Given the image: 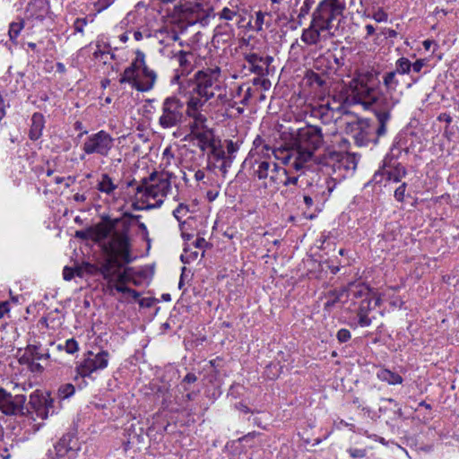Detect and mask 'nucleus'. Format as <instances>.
Returning a JSON list of instances; mask_svg holds the SVG:
<instances>
[{"instance_id":"1","label":"nucleus","mask_w":459,"mask_h":459,"mask_svg":"<svg viewBox=\"0 0 459 459\" xmlns=\"http://www.w3.org/2000/svg\"><path fill=\"white\" fill-rule=\"evenodd\" d=\"M95 235L98 241H104L102 248L106 256L98 264H88V272L100 274L108 290L138 298L137 291L126 286L129 276L124 265L132 261L127 224L120 220L107 221L96 227Z\"/></svg>"},{"instance_id":"2","label":"nucleus","mask_w":459,"mask_h":459,"mask_svg":"<svg viewBox=\"0 0 459 459\" xmlns=\"http://www.w3.org/2000/svg\"><path fill=\"white\" fill-rule=\"evenodd\" d=\"M191 84L192 90L186 100V116L193 119L190 124L191 133L198 135L206 122V117L203 114L204 108L230 106L231 98L228 95L227 85L218 66L197 71Z\"/></svg>"},{"instance_id":"3","label":"nucleus","mask_w":459,"mask_h":459,"mask_svg":"<svg viewBox=\"0 0 459 459\" xmlns=\"http://www.w3.org/2000/svg\"><path fill=\"white\" fill-rule=\"evenodd\" d=\"M344 0H324L313 13L308 28L304 29L301 41L307 45H318L334 37L343 18Z\"/></svg>"},{"instance_id":"4","label":"nucleus","mask_w":459,"mask_h":459,"mask_svg":"<svg viewBox=\"0 0 459 459\" xmlns=\"http://www.w3.org/2000/svg\"><path fill=\"white\" fill-rule=\"evenodd\" d=\"M323 139L321 128L318 126H307L300 128L290 147L273 152L274 159L296 171L302 170L313 160L314 153L322 145Z\"/></svg>"},{"instance_id":"5","label":"nucleus","mask_w":459,"mask_h":459,"mask_svg":"<svg viewBox=\"0 0 459 459\" xmlns=\"http://www.w3.org/2000/svg\"><path fill=\"white\" fill-rule=\"evenodd\" d=\"M171 191V183L168 174L152 173L143 178L135 188L136 210L159 208Z\"/></svg>"},{"instance_id":"6","label":"nucleus","mask_w":459,"mask_h":459,"mask_svg":"<svg viewBox=\"0 0 459 459\" xmlns=\"http://www.w3.org/2000/svg\"><path fill=\"white\" fill-rule=\"evenodd\" d=\"M156 79V73L149 69L145 64L144 54L138 51L134 60L122 74L119 82L129 83L132 88L143 92L154 87Z\"/></svg>"},{"instance_id":"7","label":"nucleus","mask_w":459,"mask_h":459,"mask_svg":"<svg viewBox=\"0 0 459 459\" xmlns=\"http://www.w3.org/2000/svg\"><path fill=\"white\" fill-rule=\"evenodd\" d=\"M376 74L373 71H360L350 82L348 100L354 104H360L364 108H371L378 92L376 88Z\"/></svg>"},{"instance_id":"8","label":"nucleus","mask_w":459,"mask_h":459,"mask_svg":"<svg viewBox=\"0 0 459 459\" xmlns=\"http://www.w3.org/2000/svg\"><path fill=\"white\" fill-rule=\"evenodd\" d=\"M186 115V106L177 97L166 98L160 106L158 124L162 129L179 128Z\"/></svg>"},{"instance_id":"9","label":"nucleus","mask_w":459,"mask_h":459,"mask_svg":"<svg viewBox=\"0 0 459 459\" xmlns=\"http://www.w3.org/2000/svg\"><path fill=\"white\" fill-rule=\"evenodd\" d=\"M400 102V94L397 92H380L378 91L374 104L371 108L374 111L378 126L377 128V134L378 136H384L386 132V125L391 118L392 109Z\"/></svg>"},{"instance_id":"10","label":"nucleus","mask_w":459,"mask_h":459,"mask_svg":"<svg viewBox=\"0 0 459 459\" xmlns=\"http://www.w3.org/2000/svg\"><path fill=\"white\" fill-rule=\"evenodd\" d=\"M115 139L106 131L100 130L89 135L82 145V150L88 155L97 154L108 157L112 151Z\"/></svg>"},{"instance_id":"11","label":"nucleus","mask_w":459,"mask_h":459,"mask_svg":"<svg viewBox=\"0 0 459 459\" xmlns=\"http://www.w3.org/2000/svg\"><path fill=\"white\" fill-rule=\"evenodd\" d=\"M108 360L109 353L107 351L98 353L89 351L76 366V372L82 377H89L92 373L105 369L108 365Z\"/></svg>"},{"instance_id":"12","label":"nucleus","mask_w":459,"mask_h":459,"mask_svg":"<svg viewBox=\"0 0 459 459\" xmlns=\"http://www.w3.org/2000/svg\"><path fill=\"white\" fill-rule=\"evenodd\" d=\"M268 145H262L261 147L256 146L251 151L252 157L255 158V164L257 168L255 169V175L259 179H267L269 172L271 171L274 161L271 160L272 156L274 157L273 152H277Z\"/></svg>"},{"instance_id":"13","label":"nucleus","mask_w":459,"mask_h":459,"mask_svg":"<svg viewBox=\"0 0 459 459\" xmlns=\"http://www.w3.org/2000/svg\"><path fill=\"white\" fill-rule=\"evenodd\" d=\"M26 397L22 394L12 395L4 388L0 387V411L5 415L23 413Z\"/></svg>"},{"instance_id":"14","label":"nucleus","mask_w":459,"mask_h":459,"mask_svg":"<svg viewBox=\"0 0 459 459\" xmlns=\"http://www.w3.org/2000/svg\"><path fill=\"white\" fill-rule=\"evenodd\" d=\"M53 403L48 394L37 391L30 394L29 404L39 418L46 420L55 413Z\"/></svg>"},{"instance_id":"15","label":"nucleus","mask_w":459,"mask_h":459,"mask_svg":"<svg viewBox=\"0 0 459 459\" xmlns=\"http://www.w3.org/2000/svg\"><path fill=\"white\" fill-rule=\"evenodd\" d=\"M155 37L158 39L159 44L162 46L160 52L167 57H172L174 49L169 48H173L175 43L179 40L178 32L172 28L164 27L156 31Z\"/></svg>"},{"instance_id":"16","label":"nucleus","mask_w":459,"mask_h":459,"mask_svg":"<svg viewBox=\"0 0 459 459\" xmlns=\"http://www.w3.org/2000/svg\"><path fill=\"white\" fill-rule=\"evenodd\" d=\"M342 109V104L333 100V103L320 105L314 113L324 124H330L340 117Z\"/></svg>"},{"instance_id":"17","label":"nucleus","mask_w":459,"mask_h":459,"mask_svg":"<svg viewBox=\"0 0 459 459\" xmlns=\"http://www.w3.org/2000/svg\"><path fill=\"white\" fill-rule=\"evenodd\" d=\"M50 4L48 0H31L26 8V16L28 19L43 21L50 17Z\"/></svg>"},{"instance_id":"18","label":"nucleus","mask_w":459,"mask_h":459,"mask_svg":"<svg viewBox=\"0 0 459 459\" xmlns=\"http://www.w3.org/2000/svg\"><path fill=\"white\" fill-rule=\"evenodd\" d=\"M381 299L377 295L368 299H362L358 311L359 324L362 327L369 326L372 323L371 318L368 316L369 311L380 305Z\"/></svg>"},{"instance_id":"19","label":"nucleus","mask_w":459,"mask_h":459,"mask_svg":"<svg viewBox=\"0 0 459 459\" xmlns=\"http://www.w3.org/2000/svg\"><path fill=\"white\" fill-rule=\"evenodd\" d=\"M380 173L384 176H386L388 181L400 182L405 176L406 170L404 167L398 163L396 160H393V159L388 160L385 158Z\"/></svg>"},{"instance_id":"20","label":"nucleus","mask_w":459,"mask_h":459,"mask_svg":"<svg viewBox=\"0 0 459 459\" xmlns=\"http://www.w3.org/2000/svg\"><path fill=\"white\" fill-rule=\"evenodd\" d=\"M284 169L280 167L276 162L273 165V168L268 175V182H264V187H269L273 192L276 191L282 183L284 178Z\"/></svg>"},{"instance_id":"21","label":"nucleus","mask_w":459,"mask_h":459,"mask_svg":"<svg viewBox=\"0 0 459 459\" xmlns=\"http://www.w3.org/2000/svg\"><path fill=\"white\" fill-rule=\"evenodd\" d=\"M97 189L108 196L115 197V193L117 188V184L109 177V175L104 173L101 174L97 183Z\"/></svg>"},{"instance_id":"22","label":"nucleus","mask_w":459,"mask_h":459,"mask_svg":"<svg viewBox=\"0 0 459 459\" xmlns=\"http://www.w3.org/2000/svg\"><path fill=\"white\" fill-rule=\"evenodd\" d=\"M349 295L354 299H368L376 294L363 283H351L348 289Z\"/></svg>"},{"instance_id":"23","label":"nucleus","mask_w":459,"mask_h":459,"mask_svg":"<svg viewBox=\"0 0 459 459\" xmlns=\"http://www.w3.org/2000/svg\"><path fill=\"white\" fill-rule=\"evenodd\" d=\"M45 125V119L42 114L34 113L31 117V126L30 129V138L31 140H38L42 135V131Z\"/></svg>"},{"instance_id":"24","label":"nucleus","mask_w":459,"mask_h":459,"mask_svg":"<svg viewBox=\"0 0 459 459\" xmlns=\"http://www.w3.org/2000/svg\"><path fill=\"white\" fill-rule=\"evenodd\" d=\"M245 60L250 65V71L258 75H264L265 67L263 65L264 57L256 53H247L245 55Z\"/></svg>"},{"instance_id":"25","label":"nucleus","mask_w":459,"mask_h":459,"mask_svg":"<svg viewBox=\"0 0 459 459\" xmlns=\"http://www.w3.org/2000/svg\"><path fill=\"white\" fill-rule=\"evenodd\" d=\"M377 377L381 381L387 382L389 385L402 384L403 377L388 369H381L377 372Z\"/></svg>"},{"instance_id":"26","label":"nucleus","mask_w":459,"mask_h":459,"mask_svg":"<svg viewBox=\"0 0 459 459\" xmlns=\"http://www.w3.org/2000/svg\"><path fill=\"white\" fill-rule=\"evenodd\" d=\"M396 72L391 71L387 72L383 76V84L385 87V91L389 92H396V88L399 85V81L397 79Z\"/></svg>"},{"instance_id":"27","label":"nucleus","mask_w":459,"mask_h":459,"mask_svg":"<svg viewBox=\"0 0 459 459\" xmlns=\"http://www.w3.org/2000/svg\"><path fill=\"white\" fill-rule=\"evenodd\" d=\"M115 55L110 53L108 50H104L100 48V45H97V48L93 53V58L102 63L103 65H108L110 63L112 59H114Z\"/></svg>"},{"instance_id":"28","label":"nucleus","mask_w":459,"mask_h":459,"mask_svg":"<svg viewBox=\"0 0 459 459\" xmlns=\"http://www.w3.org/2000/svg\"><path fill=\"white\" fill-rule=\"evenodd\" d=\"M398 74H409L411 72V62L406 57H400L395 62V70Z\"/></svg>"},{"instance_id":"29","label":"nucleus","mask_w":459,"mask_h":459,"mask_svg":"<svg viewBox=\"0 0 459 459\" xmlns=\"http://www.w3.org/2000/svg\"><path fill=\"white\" fill-rule=\"evenodd\" d=\"M25 355L31 360H40L47 357V354L41 352L40 349L36 345H29L25 351Z\"/></svg>"},{"instance_id":"30","label":"nucleus","mask_w":459,"mask_h":459,"mask_svg":"<svg viewBox=\"0 0 459 459\" xmlns=\"http://www.w3.org/2000/svg\"><path fill=\"white\" fill-rule=\"evenodd\" d=\"M198 257V251L192 250L190 244H186L184 253L181 255V261L189 264Z\"/></svg>"},{"instance_id":"31","label":"nucleus","mask_w":459,"mask_h":459,"mask_svg":"<svg viewBox=\"0 0 459 459\" xmlns=\"http://www.w3.org/2000/svg\"><path fill=\"white\" fill-rule=\"evenodd\" d=\"M217 15L220 20L232 21L238 15V10L223 7Z\"/></svg>"},{"instance_id":"32","label":"nucleus","mask_w":459,"mask_h":459,"mask_svg":"<svg viewBox=\"0 0 459 459\" xmlns=\"http://www.w3.org/2000/svg\"><path fill=\"white\" fill-rule=\"evenodd\" d=\"M233 31L234 30L230 23L217 25L214 30V38L223 34L230 36L233 34Z\"/></svg>"},{"instance_id":"33","label":"nucleus","mask_w":459,"mask_h":459,"mask_svg":"<svg viewBox=\"0 0 459 459\" xmlns=\"http://www.w3.org/2000/svg\"><path fill=\"white\" fill-rule=\"evenodd\" d=\"M58 348L64 349L69 354L75 353L79 349L78 342L73 338L66 340L64 347H62V345H59Z\"/></svg>"},{"instance_id":"34","label":"nucleus","mask_w":459,"mask_h":459,"mask_svg":"<svg viewBox=\"0 0 459 459\" xmlns=\"http://www.w3.org/2000/svg\"><path fill=\"white\" fill-rule=\"evenodd\" d=\"M74 391V386L72 384H65L58 389V394L61 398L65 399L72 396Z\"/></svg>"},{"instance_id":"35","label":"nucleus","mask_w":459,"mask_h":459,"mask_svg":"<svg viewBox=\"0 0 459 459\" xmlns=\"http://www.w3.org/2000/svg\"><path fill=\"white\" fill-rule=\"evenodd\" d=\"M22 27L23 26H22V22H12L10 24L9 36H10L11 39H13L18 37Z\"/></svg>"},{"instance_id":"36","label":"nucleus","mask_w":459,"mask_h":459,"mask_svg":"<svg viewBox=\"0 0 459 459\" xmlns=\"http://www.w3.org/2000/svg\"><path fill=\"white\" fill-rule=\"evenodd\" d=\"M347 452L352 458H363L367 455V450L365 448L350 447Z\"/></svg>"},{"instance_id":"37","label":"nucleus","mask_w":459,"mask_h":459,"mask_svg":"<svg viewBox=\"0 0 459 459\" xmlns=\"http://www.w3.org/2000/svg\"><path fill=\"white\" fill-rule=\"evenodd\" d=\"M188 212V208L186 205L180 204L173 212L175 218L178 221H180L186 213Z\"/></svg>"},{"instance_id":"38","label":"nucleus","mask_w":459,"mask_h":459,"mask_svg":"<svg viewBox=\"0 0 459 459\" xmlns=\"http://www.w3.org/2000/svg\"><path fill=\"white\" fill-rule=\"evenodd\" d=\"M75 273L81 276V272L79 270H74L71 267L65 266L63 270V278L65 281H71L74 277Z\"/></svg>"},{"instance_id":"39","label":"nucleus","mask_w":459,"mask_h":459,"mask_svg":"<svg viewBox=\"0 0 459 459\" xmlns=\"http://www.w3.org/2000/svg\"><path fill=\"white\" fill-rule=\"evenodd\" d=\"M114 2H115V0H98L94 4V6L96 8V11L98 13H100V12L106 10L107 8H108Z\"/></svg>"},{"instance_id":"40","label":"nucleus","mask_w":459,"mask_h":459,"mask_svg":"<svg viewBox=\"0 0 459 459\" xmlns=\"http://www.w3.org/2000/svg\"><path fill=\"white\" fill-rule=\"evenodd\" d=\"M187 56H188V53L186 51L178 50V52H176L174 50V55L172 56H176L178 58V61L180 66H184L188 63Z\"/></svg>"},{"instance_id":"41","label":"nucleus","mask_w":459,"mask_h":459,"mask_svg":"<svg viewBox=\"0 0 459 459\" xmlns=\"http://www.w3.org/2000/svg\"><path fill=\"white\" fill-rule=\"evenodd\" d=\"M427 59H417L414 63H411V71L419 74L421 72L422 68L427 65Z\"/></svg>"},{"instance_id":"42","label":"nucleus","mask_w":459,"mask_h":459,"mask_svg":"<svg viewBox=\"0 0 459 459\" xmlns=\"http://www.w3.org/2000/svg\"><path fill=\"white\" fill-rule=\"evenodd\" d=\"M372 18L377 22H383L387 21L388 16L387 13L383 9H377L373 13Z\"/></svg>"},{"instance_id":"43","label":"nucleus","mask_w":459,"mask_h":459,"mask_svg":"<svg viewBox=\"0 0 459 459\" xmlns=\"http://www.w3.org/2000/svg\"><path fill=\"white\" fill-rule=\"evenodd\" d=\"M264 16H265V14L261 11H258L255 13V27L257 31H260L263 30Z\"/></svg>"},{"instance_id":"44","label":"nucleus","mask_w":459,"mask_h":459,"mask_svg":"<svg viewBox=\"0 0 459 459\" xmlns=\"http://www.w3.org/2000/svg\"><path fill=\"white\" fill-rule=\"evenodd\" d=\"M87 24V20L85 18H77L74 23V28L76 32L82 33L83 29Z\"/></svg>"},{"instance_id":"45","label":"nucleus","mask_w":459,"mask_h":459,"mask_svg":"<svg viewBox=\"0 0 459 459\" xmlns=\"http://www.w3.org/2000/svg\"><path fill=\"white\" fill-rule=\"evenodd\" d=\"M299 181V177H289L288 172L286 169H284V178L282 179L281 185L283 186H290V185H297Z\"/></svg>"},{"instance_id":"46","label":"nucleus","mask_w":459,"mask_h":459,"mask_svg":"<svg viewBox=\"0 0 459 459\" xmlns=\"http://www.w3.org/2000/svg\"><path fill=\"white\" fill-rule=\"evenodd\" d=\"M351 335L349 330L347 329H341L337 333V339L341 342H346L351 339Z\"/></svg>"},{"instance_id":"47","label":"nucleus","mask_w":459,"mask_h":459,"mask_svg":"<svg viewBox=\"0 0 459 459\" xmlns=\"http://www.w3.org/2000/svg\"><path fill=\"white\" fill-rule=\"evenodd\" d=\"M406 189V184H402L399 187L394 191V197L397 201L401 202L403 200L404 193Z\"/></svg>"},{"instance_id":"48","label":"nucleus","mask_w":459,"mask_h":459,"mask_svg":"<svg viewBox=\"0 0 459 459\" xmlns=\"http://www.w3.org/2000/svg\"><path fill=\"white\" fill-rule=\"evenodd\" d=\"M231 159L230 157H227L223 160H221V163L220 165V169L223 172V173H226L227 172V169L228 168L230 167L231 165Z\"/></svg>"},{"instance_id":"49","label":"nucleus","mask_w":459,"mask_h":459,"mask_svg":"<svg viewBox=\"0 0 459 459\" xmlns=\"http://www.w3.org/2000/svg\"><path fill=\"white\" fill-rule=\"evenodd\" d=\"M192 245L198 249H204V247L207 245V242L204 238H197Z\"/></svg>"},{"instance_id":"50","label":"nucleus","mask_w":459,"mask_h":459,"mask_svg":"<svg viewBox=\"0 0 459 459\" xmlns=\"http://www.w3.org/2000/svg\"><path fill=\"white\" fill-rule=\"evenodd\" d=\"M227 152L231 155L237 152L238 146L232 141H228L226 145Z\"/></svg>"},{"instance_id":"51","label":"nucleus","mask_w":459,"mask_h":459,"mask_svg":"<svg viewBox=\"0 0 459 459\" xmlns=\"http://www.w3.org/2000/svg\"><path fill=\"white\" fill-rule=\"evenodd\" d=\"M9 312V303L7 301L0 302V318Z\"/></svg>"},{"instance_id":"52","label":"nucleus","mask_w":459,"mask_h":459,"mask_svg":"<svg viewBox=\"0 0 459 459\" xmlns=\"http://www.w3.org/2000/svg\"><path fill=\"white\" fill-rule=\"evenodd\" d=\"M212 153L217 160H221L227 158L226 153L223 150H214Z\"/></svg>"},{"instance_id":"53","label":"nucleus","mask_w":459,"mask_h":459,"mask_svg":"<svg viewBox=\"0 0 459 459\" xmlns=\"http://www.w3.org/2000/svg\"><path fill=\"white\" fill-rule=\"evenodd\" d=\"M437 119H438L439 121H444V122H446V124H450V123L452 122V117H451V116H450L449 114H446V113H441V114L438 116Z\"/></svg>"},{"instance_id":"54","label":"nucleus","mask_w":459,"mask_h":459,"mask_svg":"<svg viewBox=\"0 0 459 459\" xmlns=\"http://www.w3.org/2000/svg\"><path fill=\"white\" fill-rule=\"evenodd\" d=\"M5 115V105L2 94L0 93V120Z\"/></svg>"},{"instance_id":"55","label":"nucleus","mask_w":459,"mask_h":459,"mask_svg":"<svg viewBox=\"0 0 459 459\" xmlns=\"http://www.w3.org/2000/svg\"><path fill=\"white\" fill-rule=\"evenodd\" d=\"M325 184H326V188L328 190V195H330L335 186V182L333 178H330V179L326 180Z\"/></svg>"},{"instance_id":"56","label":"nucleus","mask_w":459,"mask_h":459,"mask_svg":"<svg viewBox=\"0 0 459 459\" xmlns=\"http://www.w3.org/2000/svg\"><path fill=\"white\" fill-rule=\"evenodd\" d=\"M196 377L195 374H192V373H188L185 377H184V382H186V383H194L196 381Z\"/></svg>"},{"instance_id":"57","label":"nucleus","mask_w":459,"mask_h":459,"mask_svg":"<svg viewBox=\"0 0 459 459\" xmlns=\"http://www.w3.org/2000/svg\"><path fill=\"white\" fill-rule=\"evenodd\" d=\"M204 176H205L204 172L203 170H200V169L195 171V178L196 181L203 180L204 178Z\"/></svg>"},{"instance_id":"58","label":"nucleus","mask_w":459,"mask_h":459,"mask_svg":"<svg viewBox=\"0 0 459 459\" xmlns=\"http://www.w3.org/2000/svg\"><path fill=\"white\" fill-rule=\"evenodd\" d=\"M273 60V58L270 56L264 57V61H262V62H263L264 66L265 67V71L267 70V67L271 65Z\"/></svg>"},{"instance_id":"59","label":"nucleus","mask_w":459,"mask_h":459,"mask_svg":"<svg viewBox=\"0 0 459 459\" xmlns=\"http://www.w3.org/2000/svg\"><path fill=\"white\" fill-rule=\"evenodd\" d=\"M303 200L307 207H311L314 204L313 198L309 195H304Z\"/></svg>"},{"instance_id":"60","label":"nucleus","mask_w":459,"mask_h":459,"mask_svg":"<svg viewBox=\"0 0 459 459\" xmlns=\"http://www.w3.org/2000/svg\"><path fill=\"white\" fill-rule=\"evenodd\" d=\"M74 200L76 202L82 203L86 200V197L84 195L77 193L74 195Z\"/></svg>"},{"instance_id":"61","label":"nucleus","mask_w":459,"mask_h":459,"mask_svg":"<svg viewBox=\"0 0 459 459\" xmlns=\"http://www.w3.org/2000/svg\"><path fill=\"white\" fill-rule=\"evenodd\" d=\"M134 39L136 40V41H140L143 39V33L140 30H135L134 32Z\"/></svg>"},{"instance_id":"62","label":"nucleus","mask_w":459,"mask_h":459,"mask_svg":"<svg viewBox=\"0 0 459 459\" xmlns=\"http://www.w3.org/2000/svg\"><path fill=\"white\" fill-rule=\"evenodd\" d=\"M365 30L367 31V36H371L375 32V28L371 24L366 25Z\"/></svg>"},{"instance_id":"63","label":"nucleus","mask_w":459,"mask_h":459,"mask_svg":"<svg viewBox=\"0 0 459 459\" xmlns=\"http://www.w3.org/2000/svg\"><path fill=\"white\" fill-rule=\"evenodd\" d=\"M367 126V123L364 122V121H358L354 126H355V129H358V130H363L365 128V126Z\"/></svg>"},{"instance_id":"64","label":"nucleus","mask_w":459,"mask_h":459,"mask_svg":"<svg viewBox=\"0 0 459 459\" xmlns=\"http://www.w3.org/2000/svg\"><path fill=\"white\" fill-rule=\"evenodd\" d=\"M65 439H61L56 446V449L57 450L58 453H60L62 451V449L65 448Z\"/></svg>"}]
</instances>
